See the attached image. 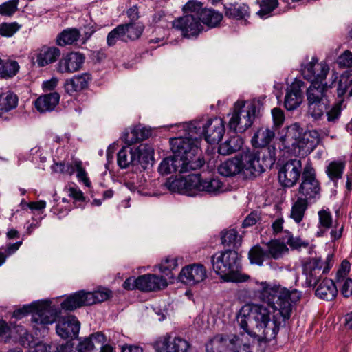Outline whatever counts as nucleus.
I'll return each mask as SVG.
<instances>
[{"label": "nucleus", "mask_w": 352, "mask_h": 352, "mask_svg": "<svg viewBox=\"0 0 352 352\" xmlns=\"http://www.w3.org/2000/svg\"><path fill=\"white\" fill-rule=\"evenodd\" d=\"M254 296L267 303L277 312L273 315V329H268L267 334L271 338H276L281 327H284L289 320L292 312V303H296L302 296L296 289L292 290L280 284L258 280L250 283Z\"/></svg>", "instance_id": "f257e3e1"}, {"label": "nucleus", "mask_w": 352, "mask_h": 352, "mask_svg": "<svg viewBox=\"0 0 352 352\" xmlns=\"http://www.w3.org/2000/svg\"><path fill=\"white\" fill-rule=\"evenodd\" d=\"M271 312L270 309L262 304L249 303L245 305L241 309L237 317V322L245 333L258 342L265 340L270 342L276 338H271L267 334L268 329H273V319L271 326H268L271 321Z\"/></svg>", "instance_id": "f03ea898"}, {"label": "nucleus", "mask_w": 352, "mask_h": 352, "mask_svg": "<svg viewBox=\"0 0 352 352\" xmlns=\"http://www.w3.org/2000/svg\"><path fill=\"white\" fill-rule=\"evenodd\" d=\"M185 131L187 136L177 137L170 139L172 152L177 158L182 160L184 166L191 170L201 168L204 164V160L199 148L197 126L192 122L186 124Z\"/></svg>", "instance_id": "7ed1b4c3"}, {"label": "nucleus", "mask_w": 352, "mask_h": 352, "mask_svg": "<svg viewBox=\"0 0 352 352\" xmlns=\"http://www.w3.org/2000/svg\"><path fill=\"white\" fill-rule=\"evenodd\" d=\"M241 255L236 250L226 249L210 257L212 270L226 282L245 283L250 279L242 270Z\"/></svg>", "instance_id": "20e7f679"}, {"label": "nucleus", "mask_w": 352, "mask_h": 352, "mask_svg": "<svg viewBox=\"0 0 352 352\" xmlns=\"http://www.w3.org/2000/svg\"><path fill=\"white\" fill-rule=\"evenodd\" d=\"M166 186L172 192L187 196L195 195L199 192L215 196L223 191V184L219 179H203L199 174H191L168 180Z\"/></svg>", "instance_id": "39448f33"}, {"label": "nucleus", "mask_w": 352, "mask_h": 352, "mask_svg": "<svg viewBox=\"0 0 352 352\" xmlns=\"http://www.w3.org/2000/svg\"><path fill=\"white\" fill-rule=\"evenodd\" d=\"M338 78V74L333 72L324 85L311 84L306 90L307 114L314 120H320L324 117V112L329 108L330 102L327 91L333 87Z\"/></svg>", "instance_id": "423d86ee"}, {"label": "nucleus", "mask_w": 352, "mask_h": 352, "mask_svg": "<svg viewBox=\"0 0 352 352\" xmlns=\"http://www.w3.org/2000/svg\"><path fill=\"white\" fill-rule=\"evenodd\" d=\"M242 174L248 179L254 178L270 168L275 159L270 154L265 153V149H247L238 154Z\"/></svg>", "instance_id": "0eeeda50"}, {"label": "nucleus", "mask_w": 352, "mask_h": 352, "mask_svg": "<svg viewBox=\"0 0 352 352\" xmlns=\"http://www.w3.org/2000/svg\"><path fill=\"white\" fill-rule=\"evenodd\" d=\"M256 109V105L252 102L236 101L228 124L230 129L235 133L245 132L253 124Z\"/></svg>", "instance_id": "6e6552de"}, {"label": "nucleus", "mask_w": 352, "mask_h": 352, "mask_svg": "<svg viewBox=\"0 0 352 352\" xmlns=\"http://www.w3.org/2000/svg\"><path fill=\"white\" fill-rule=\"evenodd\" d=\"M286 138L291 142L293 148H298V153H310L319 142L318 135L316 131L303 132V129L297 123L291 125L286 133Z\"/></svg>", "instance_id": "1a4fd4ad"}, {"label": "nucleus", "mask_w": 352, "mask_h": 352, "mask_svg": "<svg viewBox=\"0 0 352 352\" xmlns=\"http://www.w3.org/2000/svg\"><path fill=\"white\" fill-rule=\"evenodd\" d=\"M194 123L197 126L199 133L196 136L199 138V141L203 135L208 143L216 144L221 140L225 133L224 122L219 118L209 119L202 126L199 122H194Z\"/></svg>", "instance_id": "9d476101"}, {"label": "nucleus", "mask_w": 352, "mask_h": 352, "mask_svg": "<svg viewBox=\"0 0 352 352\" xmlns=\"http://www.w3.org/2000/svg\"><path fill=\"white\" fill-rule=\"evenodd\" d=\"M172 26L181 32L183 37L196 38L204 30V26L199 17L192 14H184L172 21Z\"/></svg>", "instance_id": "9b49d317"}, {"label": "nucleus", "mask_w": 352, "mask_h": 352, "mask_svg": "<svg viewBox=\"0 0 352 352\" xmlns=\"http://www.w3.org/2000/svg\"><path fill=\"white\" fill-rule=\"evenodd\" d=\"M329 67L325 62L319 63L316 58L306 63L302 68V74L311 84L324 85L329 73Z\"/></svg>", "instance_id": "f8f14e48"}, {"label": "nucleus", "mask_w": 352, "mask_h": 352, "mask_svg": "<svg viewBox=\"0 0 352 352\" xmlns=\"http://www.w3.org/2000/svg\"><path fill=\"white\" fill-rule=\"evenodd\" d=\"M34 314L32 321L40 324H52L61 314V309L55 305H52L50 300L36 302Z\"/></svg>", "instance_id": "ddd939ff"}, {"label": "nucleus", "mask_w": 352, "mask_h": 352, "mask_svg": "<svg viewBox=\"0 0 352 352\" xmlns=\"http://www.w3.org/2000/svg\"><path fill=\"white\" fill-rule=\"evenodd\" d=\"M157 352H189L191 344L181 337L172 339L169 334L160 337L153 344Z\"/></svg>", "instance_id": "4468645a"}, {"label": "nucleus", "mask_w": 352, "mask_h": 352, "mask_svg": "<svg viewBox=\"0 0 352 352\" xmlns=\"http://www.w3.org/2000/svg\"><path fill=\"white\" fill-rule=\"evenodd\" d=\"M302 171L300 160L294 159L287 162L278 171V180L285 187L293 186L299 179Z\"/></svg>", "instance_id": "2eb2a0df"}, {"label": "nucleus", "mask_w": 352, "mask_h": 352, "mask_svg": "<svg viewBox=\"0 0 352 352\" xmlns=\"http://www.w3.org/2000/svg\"><path fill=\"white\" fill-rule=\"evenodd\" d=\"M207 278L206 267L201 263H193L184 267L178 275V279L186 285H195Z\"/></svg>", "instance_id": "dca6fc26"}, {"label": "nucleus", "mask_w": 352, "mask_h": 352, "mask_svg": "<svg viewBox=\"0 0 352 352\" xmlns=\"http://www.w3.org/2000/svg\"><path fill=\"white\" fill-rule=\"evenodd\" d=\"M85 56L80 52H72L63 54L56 65L57 72L71 74L80 69L84 62Z\"/></svg>", "instance_id": "f3484780"}, {"label": "nucleus", "mask_w": 352, "mask_h": 352, "mask_svg": "<svg viewBox=\"0 0 352 352\" xmlns=\"http://www.w3.org/2000/svg\"><path fill=\"white\" fill-rule=\"evenodd\" d=\"M320 183L316 179L314 170L305 167L302 173V182L299 188L300 193L306 198H315L320 195Z\"/></svg>", "instance_id": "a211bd4d"}, {"label": "nucleus", "mask_w": 352, "mask_h": 352, "mask_svg": "<svg viewBox=\"0 0 352 352\" xmlns=\"http://www.w3.org/2000/svg\"><path fill=\"white\" fill-rule=\"evenodd\" d=\"M80 324L74 316L63 317L56 324V330L59 336L72 340L78 337Z\"/></svg>", "instance_id": "6ab92c4d"}, {"label": "nucleus", "mask_w": 352, "mask_h": 352, "mask_svg": "<svg viewBox=\"0 0 352 352\" xmlns=\"http://www.w3.org/2000/svg\"><path fill=\"white\" fill-rule=\"evenodd\" d=\"M60 50L55 46L43 45L36 49L32 56V60L40 67L55 63L60 56Z\"/></svg>", "instance_id": "aec40b11"}, {"label": "nucleus", "mask_w": 352, "mask_h": 352, "mask_svg": "<svg viewBox=\"0 0 352 352\" xmlns=\"http://www.w3.org/2000/svg\"><path fill=\"white\" fill-rule=\"evenodd\" d=\"M322 261L320 258H310L302 265L303 273L306 275V283L309 287H315L322 274Z\"/></svg>", "instance_id": "412c9836"}, {"label": "nucleus", "mask_w": 352, "mask_h": 352, "mask_svg": "<svg viewBox=\"0 0 352 352\" xmlns=\"http://www.w3.org/2000/svg\"><path fill=\"white\" fill-rule=\"evenodd\" d=\"M86 306H90L89 292L83 289L69 294L60 304L61 309L69 311Z\"/></svg>", "instance_id": "4be33fe9"}, {"label": "nucleus", "mask_w": 352, "mask_h": 352, "mask_svg": "<svg viewBox=\"0 0 352 352\" xmlns=\"http://www.w3.org/2000/svg\"><path fill=\"white\" fill-rule=\"evenodd\" d=\"M139 290L142 292H152L164 289L168 283L166 278L153 274H147L138 277Z\"/></svg>", "instance_id": "5701e85b"}, {"label": "nucleus", "mask_w": 352, "mask_h": 352, "mask_svg": "<svg viewBox=\"0 0 352 352\" xmlns=\"http://www.w3.org/2000/svg\"><path fill=\"white\" fill-rule=\"evenodd\" d=\"M276 128L274 126H261L254 134L252 138V144L255 148H262L261 149H265V153L267 154L270 152L267 151L268 148H265V146L268 145L275 137Z\"/></svg>", "instance_id": "b1692460"}, {"label": "nucleus", "mask_w": 352, "mask_h": 352, "mask_svg": "<svg viewBox=\"0 0 352 352\" xmlns=\"http://www.w3.org/2000/svg\"><path fill=\"white\" fill-rule=\"evenodd\" d=\"M304 85L302 80H295L287 89L285 97V107L292 111L300 106L302 102L301 87Z\"/></svg>", "instance_id": "393cba45"}, {"label": "nucleus", "mask_w": 352, "mask_h": 352, "mask_svg": "<svg viewBox=\"0 0 352 352\" xmlns=\"http://www.w3.org/2000/svg\"><path fill=\"white\" fill-rule=\"evenodd\" d=\"M135 164L141 165L146 169L148 166H153L154 163V149L147 144H141L136 148H133Z\"/></svg>", "instance_id": "a878e982"}, {"label": "nucleus", "mask_w": 352, "mask_h": 352, "mask_svg": "<svg viewBox=\"0 0 352 352\" xmlns=\"http://www.w3.org/2000/svg\"><path fill=\"white\" fill-rule=\"evenodd\" d=\"M191 170L184 166L182 160L175 155L173 157L164 158L159 165L158 171L162 175H168L171 173L179 172L180 173H186Z\"/></svg>", "instance_id": "bb28decb"}, {"label": "nucleus", "mask_w": 352, "mask_h": 352, "mask_svg": "<svg viewBox=\"0 0 352 352\" xmlns=\"http://www.w3.org/2000/svg\"><path fill=\"white\" fill-rule=\"evenodd\" d=\"M60 94L58 92H52L39 96L34 102L35 108L40 113L52 111L58 104Z\"/></svg>", "instance_id": "cd10ccee"}, {"label": "nucleus", "mask_w": 352, "mask_h": 352, "mask_svg": "<svg viewBox=\"0 0 352 352\" xmlns=\"http://www.w3.org/2000/svg\"><path fill=\"white\" fill-rule=\"evenodd\" d=\"M315 294L318 298L330 301L336 298L338 289L333 280L325 278L317 287Z\"/></svg>", "instance_id": "c85d7f7f"}, {"label": "nucleus", "mask_w": 352, "mask_h": 352, "mask_svg": "<svg viewBox=\"0 0 352 352\" xmlns=\"http://www.w3.org/2000/svg\"><path fill=\"white\" fill-rule=\"evenodd\" d=\"M345 166V162L339 160L330 162L325 167V173L335 186H336L338 181L342 179Z\"/></svg>", "instance_id": "c756f323"}, {"label": "nucleus", "mask_w": 352, "mask_h": 352, "mask_svg": "<svg viewBox=\"0 0 352 352\" xmlns=\"http://www.w3.org/2000/svg\"><path fill=\"white\" fill-rule=\"evenodd\" d=\"M221 241L224 247L228 248V249L238 251L241 245L242 239L235 229L223 230L221 232Z\"/></svg>", "instance_id": "7c9ffc66"}, {"label": "nucleus", "mask_w": 352, "mask_h": 352, "mask_svg": "<svg viewBox=\"0 0 352 352\" xmlns=\"http://www.w3.org/2000/svg\"><path fill=\"white\" fill-rule=\"evenodd\" d=\"M219 173L225 177H232L242 173L238 155L223 162L218 168Z\"/></svg>", "instance_id": "2f4dec72"}, {"label": "nucleus", "mask_w": 352, "mask_h": 352, "mask_svg": "<svg viewBox=\"0 0 352 352\" xmlns=\"http://www.w3.org/2000/svg\"><path fill=\"white\" fill-rule=\"evenodd\" d=\"M226 337V351L232 352H251V345L250 343H243L242 340L237 335L221 334Z\"/></svg>", "instance_id": "473e14b6"}, {"label": "nucleus", "mask_w": 352, "mask_h": 352, "mask_svg": "<svg viewBox=\"0 0 352 352\" xmlns=\"http://www.w3.org/2000/svg\"><path fill=\"white\" fill-rule=\"evenodd\" d=\"M243 144V140L241 137L233 135L219 145L218 152L220 155H228L239 151Z\"/></svg>", "instance_id": "72a5a7b5"}, {"label": "nucleus", "mask_w": 352, "mask_h": 352, "mask_svg": "<svg viewBox=\"0 0 352 352\" xmlns=\"http://www.w3.org/2000/svg\"><path fill=\"white\" fill-rule=\"evenodd\" d=\"M199 19L201 24L212 28L219 25L223 19V14L214 9L205 8Z\"/></svg>", "instance_id": "f704fd0d"}, {"label": "nucleus", "mask_w": 352, "mask_h": 352, "mask_svg": "<svg viewBox=\"0 0 352 352\" xmlns=\"http://www.w3.org/2000/svg\"><path fill=\"white\" fill-rule=\"evenodd\" d=\"M18 96L13 92L7 91L0 94V117L15 109L18 104Z\"/></svg>", "instance_id": "c9c22d12"}, {"label": "nucleus", "mask_w": 352, "mask_h": 352, "mask_svg": "<svg viewBox=\"0 0 352 352\" xmlns=\"http://www.w3.org/2000/svg\"><path fill=\"white\" fill-rule=\"evenodd\" d=\"M225 15L232 19H243L249 16L250 8L245 4H242L239 6L230 4L228 6H225Z\"/></svg>", "instance_id": "e433bc0d"}, {"label": "nucleus", "mask_w": 352, "mask_h": 352, "mask_svg": "<svg viewBox=\"0 0 352 352\" xmlns=\"http://www.w3.org/2000/svg\"><path fill=\"white\" fill-rule=\"evenodd\" d=\"M151 135V131L146 127L137 126L134 127L130 133L126 135V142L131 145L138 141H142Z\"/></svg>", "instance_id": "4c0bfd02"}, {"label": "nucleus", "mask_w": 352, "mask_h": 352, "mask_svg": "<svg viewBox=\"0 0 352 352\" xmlns=\"http://www.w3.org/2000/svg\"><path fill=\"white\" fill-rule=\"evenodd\" d=\"M80 36V32L76 28H69L63 30L56 38V44L59 46L72 45Z\"/></svg>", "instance_id": "58836bf2"}, {"label": "nucleus", "mask_w": 352, "mask_h": 352, "mask_svg": "<svg viewBox=\"0 0 352 352\" xmlns=\"http://www.w3.org/2000/svg\"><path fill=\"white\" fill-rule=\"evenodd\" d=\"M308 205L307 199H296L292 207L290 217L296 223H300L304 218Z\"/></svg>", "instance_id": "ea45409f"}, {"label": "nucleus", "mask_w": 352, "mask_h": 352, "mask_svg": "<svg viewBox=\"0 0 352 352\" xmlns=\"http://www.w3.org/2000/svg\"><path fill=\"white\" fill-rule=\"evenodd\" d=\"M226 337L217 334L205 344L206 352H227Z\"/></svg>", "instance_id": "a19ab883"}, {"label": "nucleus", "mask_w": 352, "mask_h": 352, "mask_svg": "<svg viewBox=\"0 0 352 352\" xmlns=\"http://www.w3.org/2000/svg\"><path fill=\"white\" fill-rule=\"evenodd\" d=\"M128 42L138 39L142 35L144 26L140 22L131 21L123 24Z\"/></svg>", "instance_id": "79ce46f5"}, {"label": "nucleus", "mask_w": 352, "mask_h": 352, "mask_svg": "<svg viewBox=\"0 0 352 352\" xmlns=\"http://www.w3.org/2000/svg\"><path fill=\"white\" fill-rule=\"evenodd\" d=\"M248 259L252 265H263L267 258V251L258 244L254 245L248 252Z\"/></svg>", "instance_id": "37998d69"}, {"label": "nucleus", "mask_w": 352, "mask_h": 352, "mask_svg": "<svg viewBox=\"0 0 352 352\" xmlns=\"http://www.w3.org/2000/svg\"><path fill=\"white\" fill-rule=\"evenodd\" d=\"M268 250L267 251V258H273L278 259L282 256L284 252L288 251L286 244L278 240L271 241L267 243Z\"/></svg>", "instance_id": "c03bdc74"}, {"label": "nucleus", "mask_w": 352, "mask_h": 352, "mask_svg": "<svg viewBox=\"0 0 352 352\" xmlns=\"http://www.w3.org/2000/svg\"><path fill=\"white\" fill-rule=\"evenodd\" d=\"M117 162L121 168H126L131 164L135 165L133 148L123 147L117 155Z\"/></svg>", "instance_id": "a18cd8bd"}, {"label": "nucleus", "mask_w": 352, "mask_h": 352, "mask_svg": "<svg viewBox=\"0 0 352 352\" xmlns=\"http://www.w3.org/2000/svg\"><path fill=\"white\" fill-rule=\"evenodd\" d=\"M125 33L123 24L118 25L108 34L107 37V45L113 46L119 40L126 43L128 42Z\"/></svg>", "instance_id": "49530a36"}, {"label": "nucleus", "mask_w": 352, "mask_h": 352, "mask_svg": "<svg viewBox=\"0 0 352 352\" xmlns=\"http://www.w3.org/2000/svg\"><path fill=\"white\" fill-rule=\"evenodd\" d=\"M205 9L204 4L197 0H189L182 8L184 14H192L195 17H199Z\"/></svg>", "instance_id": "de8ad7c7"}, {"label": "nucleus", "mask_w": 352, "mask_h": 352, "mask_svg": "<svg viewBox=\"0 0 352 352\" xmlns=\"http://www.w3.org/2000/svg\"><path fill=\"white\" fill-rule=\"evenodd\" d=\"M19 69V66L16 61L6 60L3 62L1 60L0 65V76L3 78L12 77L16 74Z\"/></svg>", "instance_id": "09e8293b"}, {"label": "nucleus", "mask_w": 352, "mask_h": 352, "mask_svg": "<svg viewBox=\"0 0 352 352\" xmlns=\"http://www.w3.org/2000/svg\"><path fill=\"white\" fill-rule=\"evenodd\" d=\"M112 297V291L104 288L102 290L89 292L90 305L109 300Z\"/></svg>", "instance_id": "8fccbe9b"}, {"label": "nucleus", "mask_w": 352, "mask_h": 352, "mask_svg": "<svg viewBox=\"0 0 352 352\" xmlns=\"http://www.w3.org/2000/svg\"><path fill=\"white\" fill-rule=\"evenodd\" d=\"M178 263L177 258H171L170 256H167L164 261L162 262V263L159 265V269L161 273L164 274L169 278H173L174 277L172 273V270L175 269Z\"/></svg>", "instance_id": "3c124183"}, {"label": "nucleus", "mask_w": 352, "mask_h": 352, "mask_svg": "<svg viewBox=\"0 0 352 352\" xmlns=\"http://www.w3.org/2000/svg\"><path fill=\"white\" fill-rule=\"evenodd\" d=\"M172 17L170 16V15L167 14L163 10H160L153 14L151 23L154 25L166 28L168 27V25L170 23L172 24L173 21H170Z\"/></svg>", "instance_id": "603ef678"}, {"label": "nucleus", "mask_w": 352, "mask_h": 352, "mask_svg": "<svg viewBox=\"0 0 352 352\" xmlns=\"http://www.w3.org/2000/svg\"><path fill=\"white\" fill-rule=\"evenodd\" d=\"M278 6V0H262L260 5V10L257 14L263 19L267 18L272 12Z\"/></svg>", "instance_id": "864d4df0"}, {"label": "nucleus", "mask_w": 352, "mask_h": 352, "mask_svg": "<svg viewBox=\"0 0 352 352\" xmlns=\"http://www.w3.org/2000/svg\"><path fill=\"white\" fill-rule=\"evenodd\" d=\"M22 25L17 22L6 23L0 24V35L3 37H11L18 32Z\"/></svg>", "instance_id": "5fc2aeb1"}, {"label": "nucleus", "mask_w": 352, "mask_h": 352, "mask_svg": "<svg viewBox=\"0 0 352 352\" xmlns=\"http://www.w3.org/2000/svg\"><path fill=\"white\" fill-rule=\"evenodd\" d=\"M52 170L54 173L72 175L75 172L74 160L71 163L67 164L64 162L54 163L52 166Z\"/></svg>", "instance_id": "6e6d98bb"}, {"label": "nucleus", "mask_w": 352, "mask_h": 352, "mask_svg": "<svg viewBox=\"0 0 352 352\" xmlns=\"http://www.w3.org/2000/svg\"><path fill=\"white\" fill-rule=\"evenodd\" d=\"M285 233L287 234L285 237L286 243L289 245L292 249L300 250L301 248H305L309 246V243L307 241H302L299 237L294 238L290 232L285 230Z\"/></svg>", "instance_id": "4d7b16f0"}, {"label": "nucleus", "mask_w": 352, "mask_h": 352, "mask_svg": "<svg viewBox=\"0 0 352 352\" xmlns=\"http://www.w3.org/2000/svg\"><path fill=\"white\" fill-rule=\"evenodd\" d=\"M75 171L79 182H82L86 186L89 187L91 182L87 176L85 169L82 166V162L78 159L74 160Z\"/></svg>", "instance_id": "13d9d810"}, {"label": "nucleus", "mask_w": 352, "mask_h": 352, "mask_svg": "<svg viewBox=\"0 0 352 352\" xmlns=\"http://www.w3.org/2000/svg\"><path fill=\"white\" fill-rule=\"evenodd\" d=\"M19 0H9L0 5V14L11 16L18 10Z\"/></svg>", "instance_id": "bf43d9fd"}, {"label": "nucleus", "mask_w": 352, "mask_h": 352, "mask_svg": "<svg viewBox=\"0 0 352 352\" xmlns=\"http://www.w3.org/2000/svg\"><path fill=\"white\" fill-rule=\"evenodd\" d=\"M20 206L23 210H27L29 208L32 210V212H40L45 208L46 203L43 200L27 203L23 199L20 204Z\"/></svg>", "instance_id": "052dcab7"}, {"label": "nucleus", "mask_w": 352, "mask_h": 352, "mask_svg": "<svg viewBox=\"0 0 352 352\" xmlns=\"http://www.w3.org/2000/svg\"><path fill=\"white\" fill-rule=\"evenodd\" d=\"M319 223L325 229H329L332 226V216L330 211L327 210H321L318 212Z\"/></svg>", "instance_id": "680f3d73"}, {"label": "nucleus", "mask_w": 352, "mask_h": 352, "mask_svg": "<svg viewBox=\"0 0 352 352\" xmlns=\"http://www.w3.org/2000/svg\"><path fill=\"white\" fill-rule=\"evenodd\" d=\"M36 302H33L30 305H25L23 307L16 309L13 312V316L16 319H21L29 314H34Z\"/></svg>", "instance_id": "e2e57ef3"}, {"label": "nucleus", "mask_w": 352, "mask_h": 352, "mask_svg": "<svg viewBox=\"0 0 352 352\" xmlns=\"http://www.w3.org/2000/svg\"><path fill=\"white\" fill-rule=\"evenodd\" d=\"M337 63L341 68L352 67V52L345 50L338 56Z\"/></svg>", "instance_id": "0e129e2a"}, {"label": "nucleus", "mask_w": 352, "mask_h": 352, "mask_svg": "<svg viewBox=\"0 0 352 352\" xmlns=\"http://www.w3.org/2000/svg\"><path fill=\"white\" fill-rule=\"evenodd\" d=\"M327 114V121L329 122H336L341 113V104L336 103L331 107L330 109L329 108L324 112Z\"/></svg>", "instance_id": "69168bd1"}, {"label": "nucleus", "mask_w": 352, "mask_h": 352, "mask_svg": "<svg viewBox=\"0 0 352 352\" xmlns=\"http://www.w3.org/2000/svg\"><path fill=\"white\" fill-rule=\"evenodd\" d=\"M260 214L256 210L252 211L243 220L242 228H246L255 225L260 220Z\"/></svg>", "instance_id": "338daca9"}, {"label": "nucleus", "mask_w": 352, "mask_h": 352, "mask_svg": "<svg viewBox=\"0 0 352 352\" xmlns=\"http://www.w3.org/2000/svg\"><path fill=\"white\" fill-rule=\"evenodd\" d=\"M272 116L275 128L283 124L285 116L283 111L280 108H274L272 110Z\"/></svg>", "instance_id": "774afa93"}]
</instances>
